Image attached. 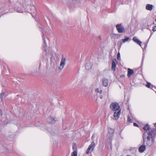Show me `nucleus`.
I'll return each instance as SVG.
<instances>
[{
  "instance_id": "24",
  "label": "nucleus",
  "mask_w": 156,
  "mask_h": 156,
  "mask_svg": "<svg viewBox=\"0 0 156 156\" xmlns=\"http://www.w3.org/2000/svg\"><path fill=\"white\" fill-rule=\"evenodd\" d=\"M77 153L76 151L73 152L71 154V156H77Z\"/></svg>"
},
{
  "instance_id": "15",
  "label": "nucleus",
  "mask_w": 156,
  "mask_h": 156,
  "mask_svg": "<svg viewBox=\"0 0 156 156\" xmlns=\"http://www.w3.org/2000/svg\"><path fill=\"white\" fill-rule=\"evenodd\" d=\"M133 73L134 71L133 69L130 68L128 69V73L127 75L128 77H130L133 74Z\"/></svg>"
},
{
  "instance_id": "10",
  "label": "nucleus",
  "mask_w": 156,
  "mask_h": 156,
  "mask_svg": "<svg viewBox=\"0 0 156 156\" xmlns=\"http://www.w3.org/2000/svg\"><path fill=\"white\" fill-rule=\"evenodd\" d=\"M47 121L49 124H53L55 122L56 120L54 118L50 116L47 118Z\"/></svg>"
},
{
  "instance_id": "39",
  "label": "nucleus",
  "mask_w": 156,
  "mask_h": 156,
  "mask_svg": "<svg viewBox=\"0 0 156 156\" xmlns=\"http://www.w3.org/2000/svg\"><path fill=\"white\" fill-rule=\"evenodd\" d=\"M154 126H155L156 127V123L154 124Z\"/></svg>"
},
{
  "instance_id": "21",
  "label": "nucleus",
  "mask_w": 156,
  "mask_h": 156,
  "mask_svg": "<svg viewBox=\"0 0 156 156\" xmlns=\"http://www.w3.org/2000/svg\"><path fill=\"white\" fill-rule=\"evenodd\" d=\"M151 86L152 87H154V88H156L154 86H153V85H151L150 83L147 82V84L146 85V87L147 88H150Z\"/></svg>"
},
{
  "instance_id": "32",
  "label": "nucleus",
  "mask_w": 156,
  "mask_h": 156,
  "mask_svg": "<svg viewBox=\"0 0 156 156\" xmlns=\"http://www.w3.org/2000/svg\"><path fill=\"white\" fill-rule=\"evenodd\" d=\"M95 137V134H93L92 136V137H91V139L92 140H93L94 139Z\"/></svg>"
},
{
  "instance_id": "23",
  "label": "nucleus",
  "mask_w": 156,
  "mask_h": 156,
  "mask_svg": "<svg viewBox=\"0 0 156 156\" xmlns=\"http://www.w3.org/2000/svg\"><path fill=\"white\" fill-rule=\"evenodd\" d=\"M5 93L3 92L0 94V99H1L2 101L3 100V96H5Z\"/></svg>"
},
{
  "instance_id": "12",
  "label": "nucleus",
  "mask_w": 156,
  "mask_h": 156,
  "mask_svg": "<svg viewBox=\"0 0 156 156\" xmlns=\"http://www.w3.org/2000/svg\"><path fill=\"white\" fill-rule=\"evenodd\" d=\"M40 30L42 32V37L43 38V43H44V47H47V44L45 41V37H44V29L41 27H40Z\"/></svg>"
},
{
  "instance_id": "36",
  "label": "nucleus",
  "mask_w": 156,
  "mask_h": 156,
  "mask_svg": "<svg viewBox=\"0 0 156 156\" xmlns=\"http://www.w3.org/2000/svg\"><path fill=\"white\" fill-rule=\"evenodd\" d=\"M146 28L147 29H148V30H149L151 32V30L148 27H147V28Z\"/></svg>"
},
{
  "instance_id": "19",
  "label": "nucleus",
  "mask_w": 156,
  "mask_h": 156,
  "mask_svg": "<svg viewBox=\"0 0 156 156\" xmlns=\"http://www.w3.org/2000/svg\"><path fill=\"white\" fill-rule=\"evenodd\" d=\"M95 91L97 94H102V90L101 88H96L95 89Z\"/></svg>"
},
{
  "instance_id": "43",
  "label": "nucleus",
  "mask_w": 156,
  "mask_h": 156,
  "mask_svg": "<svg viewBox=\"0 0 156 156\" xmlns=\"http://www.w3.org/2000/svg\"><path fill=\"white\" fill-rule=\"evenodd\" d=\"M123 76H124L123 75H122V76H121V77L122 76V77H123Z\"/></svg>"
},
{
  "instance_id": "3",
  "label": "nucleus",
  "mask_w": 156,
  "mask_h": 156,
  "mask_svg": "<svg viewBox=\"0 0 156 156\" xmlns=\"http://www.w3.org/2000/svg\"><path fill=\"white\" fill-rule=\"evenodd\" d=\"M13 147V144L12 143L9 145L4 144V142H0V149H3L6 153H9V150L10 147Z\"/></svg>"
},
{
  "instance_id": "18",
  "label": "nucleus",
  "mask_w": 156,
  "mask_h": 156,
  "mask_svg": "<svg viewBox=\"0 0 156 156\" xmlns=\"http://www.w3.org/2000/svg\"><path fill=\"white\" fill-rule=\"evenodd\" d=\"M103 85L105 87H107L108 85V80L105 78H103L102 79Z\"/></svg>"
},
{
  "instance_id": "6",
  "label": "nucleus",
  "mask_w": 156,
  "mask_h": 156,
  "mask_svg": "<svg viewBox=\"0 0 156 156\" xmlns=\"http://www.w3.org/2000/svg\"><path fill=\"white\" fill-rule=\"evenodd\" d=\"M95 143L94 141L92 142L89 145L88 148L86 151V153L87 154H89L90 151H92L95 147Z\"/></svg>"
},
{
  "instance_id": "16",
  "label": "nucleus",
  "mask_w": 156,
  "mask_h": 156,
  "mask_svg": "<svg viewBox=\"0 0 156 156\" xmlns=\"http://www.w3.org/2000/svg\"><path fill=\"white\" fill-rule=\"evenodd\" d=\"M145 149L146 146L144 144H143V145L139 148V151L140 152L142 153L145 151Z\"/></svg>"
},
{
  "instance_id": "27",
  "label": "nucleus",
  "mask_w": 156,
  "mask_h": 156,
  "mask_svg": "<svg viewBox=\"0 0 156 156\" xmlns=\"http://www.w3.org/2000/svg\"><path fill=\"white\" fill-rule=\"evenodd\" d=\"M117 59L119 60H120L121 59L120 55L119 52H118L117 53Z\"/></svg>"
},
{
  "instance_id": "22",
  "label": "nucleus",
  "mask_w": 156,
  "mask_h": 156,
  "mask_svg": "<svg viewBox=\"0 0 156 156\" xmlns=\"http://www.w3.org/2000/svg\"><path fill=\"white\" fill-rule=\"evenodd\" d=\"M125 39H122V41L123 43H125L126 41H128L129 39V38L128 37H125Z\"/></svg>"
},
{
  "instance_id": "26",
  "label": "nucleus",
  "mask_w": 156,
  "mask_h": 156,
  "mask_svg": "<svg viewBox=\"0 0 156 156\" xmlns=\"http://www.w3.org/2000/svg\"><path fill=\"white\" fill-rule=\"evenodd\" d=\"M17 126L18 127V129L19 130H20V129H21L22 128V127L21 125V124L20 123H18L17 124Z\"/></svg>"
},
{
  "instance_id": "33",
  "label": "nucleus",
  "mask_w": 156,
  "mask_h": 156,
  "mask_svg": "<svg viewBox=\"0 0 156 156\" xmlns=\"http://www.w3.org/2000/svg\"><path fill=\"white\" fill-rule=\"evenodd\" d=\"M3 112L1 109H0V117H1L2 115Z\"/></svg>"
},
{
  "instance_id": "41",
  "label": "nucleus",
  "mask_w": 156,
  "mask_h": 156,
  "mask_svg": "<svg viewBox=\"0 0 156 156\" xmlns=\"http://www.w3.org/2000/svg\"><path fill=\"white\" fill-rule=\"evenodd\" d=\"M100 98H102V97H100Z\"/></svg>"
},
{
  "instance_id": "17",
  "label": "nucleus",
  "mask_w": 156,
  "mask_h": 156,
  "mask_svg": "<svg viewBox=\"0 0 156 156\" xmlns=\"http://www.w3.org/2000/svg\"><path fill=\"white\" fill-rule=\"evenodd\" d=\"M153 5L152 4H147L146 6V9L148 10L151 11L152 10Z\"/></svg>"
},
{
  "instance_id": "1",
  "label": "nucleus",
  "mask_w": 156,
  "mask_h": 156,
  "mask_svg": "<svg viewBox=\"0 0 156 156\" xmlns=\"http://www.w3.org/2000/svg\"><path fill=\"white\" fill-rule=\"evenodd\" d=\"M156 135V133L153 134L152 131H149L148 132L145 131L143 135V144H145V140L147 139V145L149 146H151L154 143Z\"/></svg>"
},
{
  "instance_id": "4",
  "label": "nucleus",
  "mask_w": 156,
  "mask_h": 156,
  "mask_svg": "<svg viewBox=\"0 0 156 156\" xmlns=\"http://www.w3.org/2000/svg\"><path fill=\"white\" fill-rule=\"evenodd\" d=\"M110 107L112 110L113 111H117L119 110V106L118 103L116 102H112L111 103Z\"/></svg>"
},
{
  "instance_id": "29",
  "label": "nucleus",
  "mask_w": 156,
  "mask_h": 156,
  "mask_svg": "<svg viewBox=\"0 0 156 156\" xmlns=\"http://www.w3.org/2000/svg\"><path fill=\"white\" fill-rule=\"evenodd\" d=\"M128 122L130 123H131L132 122V120L131 119V118L129 116H128Z\"/></svg>"
},
{
  "instance_id": "14",
  "label": "nucleus",
  "mask_w": 156,
  "mask_h": 156,
  "mask_svg": "<svg viewBox=\"0 0 156 156\" xmlns=\"http://www.w3.org/2000/svg\"><path fill=\"white\" fill-rule=\"evenodd\" d=\"M133 40L134 42L137 43V44H139L140 47H141V44L142 43V42L137 39L136 37H133Z\"/></svg>"
},
{
  "instance_id": "11",
  "label": "nucleus",
  "mask_w": 156,
  "mask_h": 156,
  "mask_svg": "<svg viewBox=\"0 0 156 156\" xmlns=\"http://www.w3.org/2000/svg\"><path fill=\"white\" fill-rule=\"evenodd\" d=\"M121 113V110L114 112L113 115L115 119L117 120L118 119Z\"/></svg>"
},
{
  "instance_id": "40",
  "label": "nucleus",
  "mask_w": 156,
  "mask_h": 156,
  "mask_svg": "<svg viewBox=\"0 0 156 156\" xmlns=\"http://www.w3.org/2000/svg\"><path fill=\"white\" fill-rule=\"evenodd\" d=\"M41 66V63L40 64V65H39V66Z\"/></svg>"
},
{
  "instance_id": "42",
  "label": "nucleus",
  "mask_w": 156,
  "mask_h": 156,
  "mask_svg": "<svg viewBox=\"0 0 156 156\" xmlns=\"http://www.w3.org/2000/svg\"><path fill=\"white\" fill-rule=\"evenodd\" d=\"M123 76H124L123 75H122V76H121V77L122 76V77H123Z\"/></svg>"
},
{
  "instance_id": "35",
  "label": "nucleus",
  "mask_w": 156,
  "mask_h": 156,
  "mask_svg": "<svg viewBox=\"0 0 156 156\" xmlns=\"http://www.w3.org/2000/svg\"><path fill=\"white\" fill-rule=\"evenodd\" d=\"M151 34L149 37V38L148 40V41L149 40V39L151 37L152 35L153 34V33L152 32V31H151Z\"/></svg>"
},
{
  "instance_id": "20",
  "label": "nucleus",
  "mask_w": 156,
  "mask_h": 156,
  "mask_svg": "<svg viewBox=\"0 0 156 156\" xmlns=\"http://www.w3.org/2000/svg\"><path fill=\"white\" fill-rule=\"evenodd\" d=\"M85 68L89 70L91 68V66L90 63H87L85 66Z\"/></svg>"
},
{
  "instance_id": "8",
  "label": "nucleus",
  "mask_w": 156,
  "mask_h": 156,
  "mask_svg": "<svg viewBox=\"0 0 156 156\" xmlns=\"http://www.w3.org/2000/svg\"><path fill=\"white\" fill-rule=\"evenodd\" d=\"M117 30L119 33H123L124 31V27L121 24H117L116 26Z\"/></svg>"
},
{
  "instance_id": "31",
  "label": "nucleus",
  "mask_w": 156,
  "mask_h": 156,
  "mask_svg": "<svg viewBox=\"0 0 156 156\" xmlns=\"http://www.w3.org/2000/svg\"><path fill=\"white\" fill-rule=\"evenodd\" d=\"M144 55L143 54V57H142V63H141V66H142L143 64V61H144Z\"/></svg>"
},
{
  "instance_id": "38",
  "label": "nucleus",
  "mask_w": 156,
  "mask_h": 156,
  "mask_svg": "<svg viewBox=\"0 0 156 156\" xmlns=\"http://www.w3.org/2000/svg\"><path fill=\"white\" fill-rule=\"evenodd\" d=\"M154 89H155V90H154L153 89H152V90H154L155 92V93H156V88H154Z\"/></svg>"
},
{
  "instance_id": "37",
  "label": "nucleus",
  "mask_w": 156,
  "mask_h": 156,
  "mask_svg": "<svg viewBox=\"0 0 156 156\" xmlns=\"http://www.w3.org/2000/svg\"><path fill=\"white\" fill-rule=\"evenodd\" d=\"M147 44H145L144 48H146L147 47Z\"/></svg>"
},
{
  "instance_id": "30",
  "label": "nucleus",
  "mask_w": 156,
  "mask_h": 156,
  "mask_svg": "<svg viewBox=\"0 0 156 156\" xmlns=\"http://www.w3.org/2000/svg\"><path fill=\"white\" fill-rule=\"evenodd\" d=\"M152 30L154 31H156V26H154L152 28Z\"/></svg>"
},
{
  "instance_id": "34",
  "label": "nucleus",
  "mask_w": 156,
  "mask_h": 156,
  "mask_svg": "<svg viewBox=\"0 0 156 156\" xmlns=\"http://www.w3.org/2000/svg\"><path fill=\"white\" fill-rule=\"evenodd\" d=\"M133 126H135L139 127L138 125L136 122L133 123Z\"/></svg>"
},
{
  "instance_id": "25",
  "label": "nucleus",
  "mask_w": 156,
  "mask_h": 156,
  "mask_svg": "<svg viewBox=\"0 0 156 156\" xmlns=\"http://www.w3.org/2000/svg\"><path fill=\"white\" fill-rule=\"evenodd\" d=\"M114 132V130L112 128H109L108 129V132L110 134H112Z\"/></svg>"
},
{
  "instance_id": "2",
  "label": "nucleus",
  "mask_w": 156,
  "mask_h": 156,
  "mask_svg": "<svg viewBox=\"0 0 156 156\" xmlns=\"http://www.w3.org/2000/svg\"><path fill=\"white\" fill-rule=\"evenodd\" d=\"M57 127H52L51 129H49L48 131L51 135V141L53 144L55 145L58 144V132Z\"/></svg>"
},
{
  "instance_id": "28",
  "label": "nucleus",
  "mask_w": 156,
  "mask_h": 156,
  "mask_svg": "<svg viewBox=\"0 0 156 156\" xmlns=\"http://www.w3.org/2000/svg\"><path fill=\"white\" fill-rule=\"evenodd\" d=\"M73 149L74 150H76V144H74L73 145Z\"/></svg>"
},
{
  "instance_id": "7",
  "label": "nucleus",
  "mask_w": 156,
  "mask_h": 156,
  "mask_svg": "<svg viewBox=\"0 0 156 156\" xmlns=\"http://www.w3.org/2000/svg\"><path fill=\"white\" fill-rule=\"evenodd\" d=\"M143 129L144 130H145L146 131H147V132L149 131H152L153 132V134H154V133H156V132H155V130L154 129H151L150 126L148 124H146L143 128Z\"/></svg>"
},
{
  "instance_id": "13",
  "label": "nucleus",
  "mask_w": 156,
  "mask_h": 156,
  "mask_svg": "<svg viewBox=\"0 0 156 156\" xmlns=\"http://www.w3.org/2000/svg\"><path fill=\"white\" fill-rule=\"evenodd\" d=\"M117 61L115 59H113L112 60V69L113 70H115V68L117 65Z\"/></svg>"
},
{
  "instance_id": "5",
  "label": "nucleus",
  "mask_w": 156,
  "mask_h": 156,
  "mask_svg": "<svg viewBox=\"0 0 156 156\" xmlns=\"http://www.w3.org/2000/svg\"><path fill=\"white\" fill-rule=\"evenodd\" d=\"M66 58L64 56V55H62L61 61L59 66V69L62 70L64 68L66 64Z\"/></svg>"
},
{
  "instance_id": "9",
  "label": "nucleus",
  "mask_w": 156,
  "mask_h": 156,
  "mask_svg": "<svg viewBox=\"0 0 156 156\" xmlns=\"http://www.w3.org/2000/svg\"><path fill=\"white\" fill-rule=\"evenodd\" d=\"M18 131L14 133L12 135H10L8 136H7V140H8L10 141H12L13 140L14 138L17 135Z\"/></svg>"
}]
</instances>
